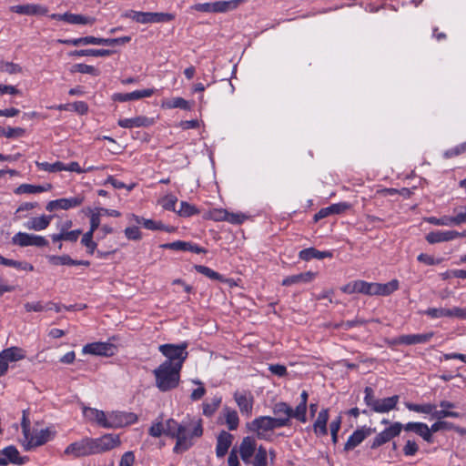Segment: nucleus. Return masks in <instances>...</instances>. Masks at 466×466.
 I'll return each mask as SVG.
<instances>
[{"label":"nucleus","instance_id":"obj_42","mask_svg":"<svg viewBox=\"0 0 466 466\" xmlns=\"http://www.w3.org/2000/svg\"><path fill=\"white\" fill-rule=\"evenodd\" d=\"M71 73H80L97 76L100 71L93 66L86 65L83 63L75 64L70 68Z\"/></svg>","mask_w":466,"mask_h":466},{"label":"nucleus","instance_id":"obj_38","mask_svg":"<svg viewBox=\"0 0 466 466\" xmlns=\"http://www.w3.org/2000/svg\"><path fill=\"white\" fill-rule=\"evenodd\" d=\"M162 106L168 109L179 108L186 111L192 109V106L187 100L178 96L164 101Z\"/></svg>","mask_w":466,"mask_h":466},{"label":"nucleus","instance_id":"obj_35","mask_svg":"<svg viewBox=\"0 0 466 466\" xmlns=\"http://www.w3.org/2000/svg\"><path fill=\"white\" fill-rule=\"evenodd\" d=\"M225 423L229 431H235L238 429L239 424V418L237 410L225 406L222 410Z\"/></svg>","mask_w":466,"mask_h":466},{"label":"nucleus","instance_id":"obj_63","mask_svg":"<svg viewBox=\"0 0 466 466\" xmlns=\"http://www.w3.org/2000/svg\"><path fill=\"white\" fill-rule=\"evenodd\" d=\"M465 151H466V141L461 143V144H460V145H457L456 147H454L452 148H450V149L446 150L443 153V157L445 158H451V157L459 156V155L462 154Z\"/></svg>","mask_w":466,"mask_h":466},{"label":"nucleus","instance_id":"obj_60","mask_svg":"<svg viewBox=\"0 0 466 466\" xmlns=\"http://www.w3.org/2000/svg\"><path fill=\"white\" fill-rule=\"evenodd\" d=\"M364 393V402L373 411L374 406L376 405L379 399L375 397L374 390L370 387H366Z\"/></svg>","mask_w":466,"mask_h":466},{"label":"nucleus","instance_id":"obj_10","mask_svg":"<svg viewBox=\"0 0 466 466\" xmlns=\"http://www.w3.org/2000/svg\"><path fill=\"white\" fill-rule=\"evenodd\" d=\"M402 430V424L400 422H393L388 428L384 429L373 439L370 449L375 450L381 445L389 442L393 438L399 436Z\"/></svg>","mask_w":466,"mask_h":466},{"label":"nucleus","instance_id":"obj_57","mask_svg":"<svg viewBox=\"0 0 466 466\" xmlns=\"http://www.w3.org/2000/svg\"><path fill=\"white\" fill-rule=\"evenodd\" d=\"M38 206L36 202H24L22 203L15 212V219H21L25 218L26 215L23 214L25 211H29L35 208Z\"/></svg>","mask_w":466,"mask_h":466},{"label":"nucleus","instance_id":"obj_36","mask_svg":"<svg viewBox=\"0 0 466 466\" xmlns=\"http://www.w3.org/2000/svg\"><path fill=\"white\" fill-rule=\"evenodd\" d=\"M405 406L410 411H415L418 413L431 415V417L432 419H433V413H434L435 408H437L436 404L430 403V402L423 403V404L406 402Z\"/></svg>","mask_w":466,"mask_h":466},{"label":"nucleus","instance_id":"obj_19","mask_svg":"<svg viewBox=\"0 0 466 466\" xmlns=\"http://www.w3.org/2000/svg\"><path fill=\"white\" fill-rule=\"evenodd\" d=\"M402 430L405 431H411L421 437L425 441L431 443L433 441V436L431 434L429 426L424 422H408L402 424Z\"/></svg>","mask_w":466,"mask_h":466},{"label":"nucleus","instance_id":"obj_24","mask_svg":"<svg viewBox=\"0 0 466 466\" xmlns=\"http://www.w3.org/2000/svg\"><path fill=\"white\" fill-rule=\"evenodd\" d=\"M154 92L155 90L153 88H147L142 90H136L130 93H116L114 94L113 99L117 102L139 100L145 97H150Z\"/></svg>","mask_w":466,"mask_h":466},{"label":"nucleus","instance_id":"obj_20","mask_svg":"<svg viewBox=\"0 0 466 466\" xmlns=\"http://www.w3.org/2000/svg\"><path fill=\"white\" fill-rule=\"evenodd\" d=\"M175 19V15L164 12H141L140 24L167 23Z\"/></svg>","mask_w":466,"mask_h":466},{"label":"nucleus","instance_id":"obj_61","mask_svg":"<svg viewBox=\"0 0 466 466\" xmlns=\"http://www.w3.org/2000/svg\"><path fill=\"white\" fill-rule=\"evenodd\" d=\"M150 436L158 438L162 434H165V427L161 420L154 421L148 429Z\"/></svg>","mask_w":466,"mask_h":466},{"label":"nucleus","instance_id":"obj_21","mask_svg":"<svg viewBox=\"0 0 466 466\" xmlns=\"http://www.w3.org/2000/svg\"><path fill=\"white\" fill-rule=\"evenodd\" d=\"M234 400L242 414L249 416L253 409V397L249 392L236 391Z\"/></svg>","mask_w":466,"mask_h":466},{"label":"nucleus","instance_id":"obj_34","mask_svg":"<svg viewBox=\"0 0 466 466\" xmlns=\"http://www.w3.org/2000/svg\"><path fill=\"white\" fill-rule=\"evenodd\" d=\"M434 336L432 331L420 334H406L403 335V345H416L429 342Z\"/></svg>","mask_w":466,"mask_h":466},{"label":"nucleus","instance_id":"obj_12","mask_svg":"<svg viewBox=\"0 0 466 466\" xmlns=\"http://www.w3.org/2000/svg\"><path fill=\"white\" fill-rule=\"evenodd\" d=\"M440 407L438 410L435 408L434 413H433V419H441L444 420L446 418H452V419H461L462 418V413L455 410L457 408V405L450 400H442L439 402L437 407Z\"/></svg>","mask_w":466,"mask_h":466},{"label":"nucleus","instance_id":"obj_47","mask_svg":"<svg viewBox=\"0 0 466 466\" xmlns=\"http://www.w3.org/2000/svg\"><path fill=\"white\" fill-rule=\"evenodd\" d=\"M252 466H267L268 464V452L263 446H259L254 455V460H251Z\"/></svg>","mask_w":466,"mask_h":466},{"label":"nucleus","instance_id":"obj_49","mask_svg":"<svg viewBox=\"0 0 466 466\" xmlns=\"http://www.w3.org/2000/svg\"><path fill=\"white\" fill-rule=\"evenodd\" d=\"M454 216H451L453 226L466 223V206H459L453 208Z\"/></svg>","mask_w":466,"mask_h":466},{"label":"nucleus","instance_id":"obj_9","mask_svg":"<svg viewBox=\"0 0 466 466\" xmlns=\"http://www.w3.org/2000/svg\"><path fill=\"white\" fill-rule=\"evenodd\" d=\"M64 454L73 456L74 458L94 455L91 438L85 437L77 441L72 442L65 449Z\"/></svg>","mask_w":466,"mask_h":466},{"label":"nucleus","instance_id":"obj_39","mask_svg":"<svg viewBox=\"0 0 466 466\" xmlns=\"http://www.w3.org/2000/svg\"><path fill=\"white\" fill-rule=\"evenodd\" d=\"M66 22L70 25H93L96 18L78 14L65 13Z\"/></svg>","mask_w":466,"mask_h":466},{"label":"nucleus","instance_id":"obj_54","mask_svg":"<svg viewBox=\"0 0 466 466\" xmlns=\"http://www.w3.org/2000/svg\"><path fill=\"white\" fill-rule=\"evenodd\" d=\"M179 423L180 422H177L174 419H168L166 421V425L164 426L165 427V434L177 440V432H178V429H179Z\"/></svg>","mask_w":466,"mask_h":466},{"label":"nucleus","instance_id":"obj_44","mask_svg":"<svg viewBox=\"0 0 466 466\" xmlns=\"http://www.w3.org/2000/svg\"><path fill=\"white\" fill-rule=\"evenodd\" d=\"M194 268L196 269V271L198 273H200V274L206 276L207 278H208L210 279L218 280V281H223L224 280L222 275H220L218 272L213 270L212 268H208L207 266L195 265Z\"/></svg>","mask_w":466,"mask_h":466},{"label":"nucleus","instance_id":"obj_40","mask_svg":"<svg viewBox=\"0 0 466 466\" xmlns=\"http://www.w3.org/2000/svg\"><path fill=\"white\" fill-rule=\"evenodd\" d=\"M222 402V398L220 396H214L210 401H205L202 404L203 407V415L210 418L219 408Z\"/></svg>","mask_w":466,"mask_h":466},{"label":"nucleus","instance_id":"obj_52","mask_svg":"<svg viewBox=\"0 0 466 466\" xmlns=\"http://www.w3.org/2000/svg\"><path fill=\"white\" fill-rule=\"evenodd\" d=\"M424 314L431 319H440L448 317L450 318V309L444 308H429L424 311Z\"/></svg>","mask_w":466,"mask_h":466},{"label":"nucleus","instance_id":"obj_46","mask_svg":"<svg viewBox=\"0 0 466 466\" xmlns=\"http://www.w3.org/2000/svg\"><path fill=\"white\" fill-rule=\"evenodd\" d=\"M48 262L54 266H73L74 259L68 255L56 256L49 255L46 257Z\"/></svg>","mask_w":466,"mask_h":466},{"label":"nucleus","instance_id":"obj_43","mask_svg":"<svg viewBox=\"0 0 466 466\" xmlns=\"http://www.w3.org/2000/svg\"><path fill=\"white\" fill-rule=\"evenodd\" d=\"M12 244L21 248L32 246V234L26 232H17L12 237Z\"/></svg>","mask_w":466,"mask_h":466},{"label":"nucleus","instance_id":"obj_32","mask_svg":"<svg viewBox=\"0 0 466 466\" xmlns=\"http://www.w3.org/2000/svg\"><path fill=\"white\" fill-rule=\"evenodd\" d=\"M333 253L329 250L320 251L314 248H304L299 251V258L302 260L309 261L313 258L323 259L326 258H332Z\"/></svg>","mask_w":466,"mask_h":466},{"label":"nucleus","instance_id":"obj_23","mask_svg":"<svg viewBox=\"0 0 466 466\" xmlns=\"http://www.w3.org/2000/svg\"><path fill=\"white\" fill-rule=\"evenodd\" d=\"M350 208V204L347 202H339L332 204L327 208H323L319 209L315 215H314V221L318 222L319 220L327 218L331 215H337L341 214L348 210Z\"/></svg>","mask_w":466,"mask_h":466},{"label":"nucleus","instance_id":"obj_58","mask_svg":"<svg viewBox=\"0 0 466 466\" xmlns=\"http://www.w3.org/2000/svg\"><path fill=\"white\" fill-rule=\"evenodd\" d=\"M247 216L243 213H232L224 211L223 219L231 224H241L247 219Z\"/></svg>","mask_w":466,"mask_h":466},{"label":"nucleus","instance_id":"obj_3","mask_svg":"<svg viewBox=\"0 0 466 466\" xmlns=\"http://www.w3.org/2000/svg\"><path fill=\"white\" fill-rule=\"evenodd\" d=\"M56 435V430L55 426H49L41 430L34 429L33 431L25 429L24 426L22 445L25 451H31L52 441Z\"/></svg>","mask_w":466,"mask_h":466},{"label":"nucleus","instance_id":"obj_8","mask_svg":"<svg viewBox=\"0 0 466 466\" xmlns=\"http://www.w3.org/2000/svg\"><path fill=\"white\" fill-rule=\"evenodd\" d=\"M25 358V351L19 347H10L0 352V377L6 374L10 362H15Z\"/></svg>","mask_w":466,"mask_h":466},{"label":"nucleus","instance_id":"obj_26","mask_svg":"<svg viewBox=\"0 0 466 466\" xmlns=\"http://www.w3.org/2000/svg\"><path fill=\"white\" fill-rule=\"evenodd\" d=\"M52 218L53 216L47 215L33 217L25 222L24 227L28 230L42 231L50 225Z\"/></svg>","mask_w":466,"mask_h":466},{"label":"nucleus","instance_id":"obj_14","mask_svg":"<svg viewBox=\"0 0 466 466\" xmlns=\"http://www.w3.org/2000/svg\"><path fill=\"white\" fill-rule=\"evenodd\" d=\"M466 237V231L458 232L456 230H435L426 235V240L430 244H436L453 240L457 238Z\"/></svg>","mask_w":466,"mask_h":466},{"label":"nucleus","instance_id":"obj_48","mask_svg":"<svg viewBox=\"0 0 466 466\" xmlns=\"http://www.w3.org/2000/svg\"><path fill=\"white\" fill-rule=\"evenodd\" d=\"M400 282L398 279H392L387 283H380V296H390L399 289Z\"/></svg>","mask_w":466,"mask_h":466},{"label":"nucleus","instance_id":"obj_16","mask_svg":"<svg viewBox=\"0 0 466 466\" xmlns=\"http://www.w3.org/2000/svg\"><path fill=\"white\" fill-rule=\"evenodd\" d=\"M83 416L91 423L96 424L98 427L106 429L107 412L98 410L96 408H91L83 406L82 408Z\"/></svg>","mask_w":466,"mask_h":466},{"label":"nucleus","instance_id":"obj_1","mask_svg":"<svg viewBox=\"0 0 466 466\" xmlns=\"http://www.w3.org/2000/svg\"><path fill=\"white\" fill-rule=\"evenodd\" d=\"M203 420L195 416H187L179 423L177 439L173 451L179 454L188 451L195 445L197 440L203 436Z\"/></svg>","mask_w":466,"mask_h":466},{"label":"nucleus","instance_id":"obj_59","mask_svg":"<svg viewBox=\"0 0 466 466\" xmlns=\"http://www.w3.org/2000/svg\"><path fill=\"white\" fill-rule=\"evenodd\" d=\"M192 382L194 384L198 385V387L197 389L193 390L190 394L191 400L197 401V400H201L205 396L206 389L203 386V383L199 380H192Z\"/></svg>","mask_w":466,"mask_h":466},{"label":"nucleus","instance_id":"obj_62","mask_svg":"<svg viewBox=\"0 0 466 466\" xmlns=\"http://www.w3.org/2000/svg\"><path fill=\"white\" fill-rule=\"evenodd\" d=\"M430 224L435 226L451 227L453 226L451 216H442L441 218L431 217L428 218Z\"/></svg>","mask_w":466,"mask_h":466},{"label":"nucleus","instance_id":"obj_29","mask_svg":"<svg viewBox=\"0 0 466 466\" xmlns=\"http://www.w3.org/2000/svg\"><path fill=\"white\" fill-rule=\"evenodd\" d=\"M329 420V410L322 409L313 424V431L317 436H326L328 434L327 423Z\"/></svg>","mask_w":466,"mask_h":466},{"label":"nucleus","instance_id":"obj_7","mask_svg":"<svg viewBox=\"0 0 466 466\" xmlns=\"http://www.w3.org/2000/svg\"><path fill=\"white\" fill-rule=\"evenodd\" d=\"M91 441L94 454L111 451L121 444L119 435L113 433H106L98 438H91Z\"/></svg>","mask_w":466,"mask_h":466},{"label":"nucleus","instance_id":"obj_33","mask_svg":"<svg viewBox=\"0 0 466 466\" xmlns=\"http://www.w3.org/2000/svg\"><path fill=\"white\" fill-rule=\"evenodd\" d=\"M315 276L316 274L311 271L288 276L282 280V285L288 287L298 283H309L314 279Z\"/></svg>","mask_w":466,"mask_h":466},{"label":"nucleus","instance_id":"obj_4","mask_svg":"<svg viewBox=\"0 0 466 466\" xmlns=\"http://www.w3.org/2000/svg\"><path fill=\"white\" fill-rule=\"evenodd\" d=\"M188 342L182 341L178 344L166 343L158 346V351L166 358L162 363L183 368V364L188 356Z\"/></svg>","mask_w":466,"mask_h":466},{"label":"nucleus","instance_id":"obj_15","mask_svg":"<svg viewBox=\"0 0 466 466\" xmlns=\"http://www.w3.org/2000/svg\"><path fill=\"white\" fill-rule=\"evenodd\" d=\"M256 441L249 436L243 438L238 449L239 456L247 465L251 463L252 457L257 451Z\"/></svg>","mask_w":466,"mask_h":466},{"label":"nucleus","instance_id":"obj_22","mask_svg":"<svg viewBox=\"0 0 466 466\" xmlns=\"http://www.w3.org/2000/svg\"><path fill=\"white\" fill-rule=\"evenodd\" d=\"M272 411L276 416L273 417L275 420L283 421V423L279 422L281 428L289 425L291 420V407L288 403L283 401L275 403Z\"/></svg>","mask_w":466,"mask_h":466},{"label":"nucleus","instance_id":"obj_28","mask_svg":"<svg viewBox=\"0 0 466 466\" xmlns=\"http://www.w3.org/2000/svg\"><path fill=\"white\" fill-rule=\"evenodd\" d=\"M131 41V37L128 35L116 37V38H102L96 37L92 35H88V45H102L114 46L117 45H125Z\"/></svg>","mask_w":466,"mask_h":466},{"label":"nucleus","instance_id":"obj_55","mask_svg":"<svg viewBox=\"0 0 466 466\" xmlns=\"http://www.w3.org/2000/svg\"><path fill=\"white\" fill-rule=\"evenodd\" d=\"M435 420H436V421L434 423H432L431 427H429L431 430V434H432L433 432L441 431V430L450 431V430L455 429L454 424L450 421H447V420H444L441 419V420L435 419Z\"/></svg>","mask_w":466,"mask_h":466},{"label":"nucleus","instance_id":"obj_50","mask_svg":"<svg viewBox=\"0 0 466 466\" xmlns=\"http://www.w3.org/2000/svg\"><path fill=\"white\" fill-rule=\"evenodd\" d=\"M87 212L90 216V228L88 231L94 232L98 228L100 225L101 213L98 208H87Z\"/></svg>","mask_w":466,"mask_h":466},{"label":"nucleus","instance_id":"obj_31","mask_svg":"<svg viewBox=\"0 0 466 466\" xmlns=\"http://www.w3.org/2000/svg\"><path fill=\"white\" fill-rule=\"evenodd\" d=\"M399 399L398 395L379 399L374 406L373 411L377 413H387L396 408Z\"/></svg>","mask_w":466,"mask_h":466},{"label":"nucleus","instance_id":"obj_11","mask_svg":"<svg viewBox=\"0 0 466 466\" xmlns=\"http://www.w3.org/2000/svg\"><path fill=\"white\" fill-rule=\"evenodd\" d=\"M82 352L83 354L111 357L116 352V347L110 342L97 341L85 345Z\"/></svg>","mask_w":466,"mask_h":466},{"label":"nucleus","instance_id":"obj_41","mask_svg":"<svg viewBox=\"0 0 466 466\" xmlns=\"http://www.w3.org/2000/svg\"><path fill=\"white\" fill-rule=\"evenodd\" d=\"M57 200L59 209L68 210L70 208L80 206L84 202V198L81 196H76L68 198H59Z\"/></svg>","mask_w":466,"mask_h":466},{"label":"nucleus","instance_id":"obj_30","mask_svg":"<svg viewBox=\"0 0 466 466\" xmlns=\"http://www.w3.org/2000/svg\"><path fill=\"white\" fill-rule=\"evenodd\" d=\"M51 188L52 185L49 183L45 185L21 184L16 188H15L14 193L15 195L39 194L42 192L49 191Z\"/></svg>","mask_w":466,"mask_h":466},{"label":"nucleus","instance_id":"obj_25","mask_svg":"<svg viewBox=\"0 0 466 466\" xmlns=\"http://www.w3.org/2000/svg\"><path fill=\"white\" fill-rule=\"evenodd\" d=\"M233 439V435L226 431H222L218 434L216 445V455L218 458H223L228 453Z\"/></svg>","mask_w":466,"mask_h":466},{"label":"nucleus","instance_id":"obj_27","mask_svg":"<svg viewBox=\"0 0 466 466\" xmlns=\"http://www.w3.org/2000/svg\"><path fill=\"white\" fill-rule=\"evenodd\" d=\"M153 123L154 120L152 118L144 116H138L132 118H121L117 122L118 126L123 128L149 127L153 125Z\"/></svg>","mask_w":466,"mask_h":466},{"label":"nucleus","instance_id":"obj_2","mask_svg":"<svg viewBox=\"0 0 466 466\" xmlns=\"http://www.w3.org/2000/svg\"><path fill=\"white\" fill-rule=\"evenodd\" d=\"M182 369L167 363H161L153 370L155 386L161 392L170 391L176 389L180 382Z\"/></svg>","mask_w":466,"mask_h":466},{"label":"nucleus","instance_id":"obj_37","mask_svg":"<svg viewBox=\"0 0 466 466\" xmlns=\"http://www.w3.org/2000/svg\"><path fill=\"white\" fill-rule=\"evenodd\" d=\"M113 54L109 49H80L72 51L69 55L72 56H109Z\"/></svg>","mask_w":466,"mask_h":466},{"label":"nucleus","instance_id":"obj_56","mask_svg":"<svg viewBox=\"0 0 466 466\" xmlns=\"http://www.w3.org/2000/svg\"><path fill=\"white\" fill-rule=\"evenodd\" d=\"M177 212L180 217L188 218L197 214L198 210L195 206H192L186 201H182L180 203V208Z\"/></svg>","mask_w":466,"mask_h":466},{"label":"nucleus","instance_id":"obj_13","mask_svg":"<svg viewBox=\"0 0 466 466\" xmlns=\"http://www.w3.org/2000/svg\"><path fill=\"white\" fill-rule=\"evenodd\" d=\"M27 461L26 457H21L18 450L13 446H7L0 450V465L5 466L8 463L15 465H24Z\"/></svg>","mask_w":466,"mask_h":466},{"label":"nucleus","instance_id":"obj_6","mask_svg":"<svg viewBox=\"0 0 466 466\" xmlns=\"http://www.w3.org/2000/svg\"><path fill=\"white\" fill-rule=\"evenodd\" d=\"M106 429H119L136 423L138 420L133 412L112 410L107 412Z\"/></svg>","mask_w":466,"mask_h":466},{"label":"nucleus","instance_id":"obj_45","mask_svg":"<svg viewBox=\"0 0 466 466\" xmlns=\"http://www.w3.org/2000/svg\"><path fill=\"white\" fill-rule=\"evenodd\" d=\"M94 232L86 231L82 238L81 244L86 247L88 255H94L97 247L96 242L93 240Z\"/></svg>","mask_w":466,"mask_h":466},{"label":"nucleus","instance_id":"obj_5","mask_svg":"<svg viewBox=\"0 0 466 466\" xmlns=\"http://www.w3.org/2000/svg\"><path fill=\"white\" fill-rule=\"evenodd\" d=\"M279 422L283 423L270 416H259L249 423L248 428L257 434L258 439L268 440L275 429L281 428Z\"/></svg>","mask_w":466,"mask_h":466},{"label":"nucleus","instance_id":"obj_53","mask_svg":"<svg viewBox=\"0 0 466 466\" xmlns=\"http://www.w3.org/2000/svg\"><path fill=\"white\" fill-rule=\"evenodd\" d=\"M179 423L180 422H177L174 419H168L166 421V425L164 426L165 427V434L177 440V432H178V429H179Z\"/></svg>","mask_w":466,"mask_h":466},{"label":"nucleus","instance_id":"obj_17","mask_svg":"<svg viewBox=\"0 0 466 466\" xmlns=\"http://www.w3.org/2000/svg\"><path fill=\"white\" fill-rule=\"evenodd\" d=\"M10 10L14 13L25 15H46L48 8L38 4H26L13 5Z\"/></svg>","mask_w":466,"mask_h":466},{"label":"nucleus","instance_id":"obj_51","mask_svg":"<svg viewBox=\"0 0 466 466\" xmlns=\"http://www.w3.org/2000/svg\"><path fill=\"white\" fill-rule=\"evenodd\" d=\"M291 419L294 418L297 420L305 423L307 421V405L299 403L295 410L291 408Z\"/></svg>","mask_w":466,"mask_h":466},{"label":"nucleus","instance_id":"obj_18","mask_svg":"<svg viewBox=\"0 0 466 466\" xmlns=\"http://www.w3.org/2000/svg\"><path fill=\"white\" fill-rule=\"evenodd\" d=\"M374 430L368 427H361L353 431L344 445V451H349L359 446Z\"/></svg>","mask_w":466,"mask_h":466},{"label":"nucleus","instance_id":"obj_64","mask_svg":"<svg viewBox=\"0 0 466 466\" xmlns=\"http://www.w3.org/2000/svg\"><path fill=\"white\" fill-rule=\"evenodd\" d=\"M0 70L13 75L20 73L22 71V67L18 64H15L13 62H3L0 65Z\"/></svg>","mask_w":466,"mask_h":466}]
</instances>
